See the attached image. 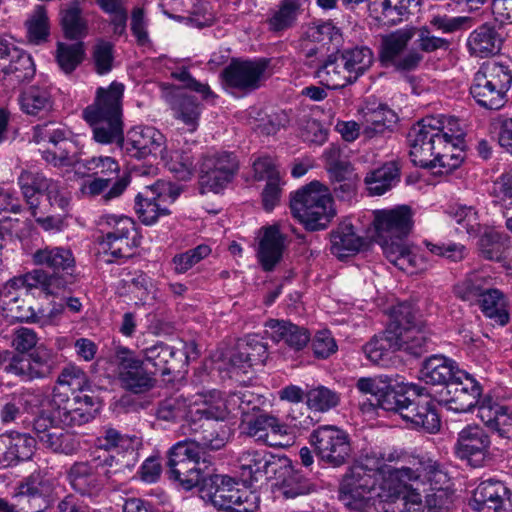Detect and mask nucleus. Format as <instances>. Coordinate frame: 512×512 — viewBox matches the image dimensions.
<instances>
[{"instance_id": "obj_48", "label": "nucleus", "mask_w": 512, "mask_h": 512, "mask_svg": "<svg viewBox=\"0 0 512 512\" xmlns=\"http://www.w3.org/2000/svg\"><path fill=\"white\" fill-rule=\"evenodd\" d=\"M61 25L68 39L76 40L86 36L87 21L82 16V10L77 1L61 11Z\"/></svg>"}, {"instance_id": "obj_64", "label": "nucleus", "mask_w": 512, "mask_h": 512, "mask_svg": "<svg viewBox=\"0 0 512 512\" xmlns=\"http://www.w3.org/2000/svg\"><path fill=\"white\" fill-rule=\"evenodd\" d=\"M492 193L504 210L512 211V169L494 182Z\"/></svg>"}, {"instance_id": "obj_27", "label": "nucleus", "mask_w": 512, "mask_h": 512, "mask_svg": "<svg viewBox=\"0 0 512 512\" xmlns=\"http://www.w3.org/2000/svg\"><path fill=\"white\" fill-rule=\"evenodd\" d=\"M54 398L56 399V404L50 410L57 416L58 422H62L63 427L80 426L94 418L95 409L92 397L77 395L72 401L66 399L63 406L61 402L64 399L61 398L60 393L54 392L52 399Z\"/></svg>"}, {"instance_id": "obj_36", "label": "nucleus", "mask_w": 512, "mask_h": 512, "mask_svg": "<svg viewBox=\"0 0 512 512\" xmlns=\"http://www.w3.org/2000/svg\"><path fill=\"white\" fill-rule=\"evenodd\" d=\"M501 43L498 32L487 24L472 31L467 40L470 53L481 58L496 54L501 49Z\"/></svg>"}, {"instance_id": "obj_33", "label": "nucleus", "mask_w": 512, "mask_h": 512, "mask_svg": "<svg viewBox=\"0 0 512 512\" xmlns=\"http://www.w3.org/2000/svg\"><path fill=\"white\" fill-rule=\"evenodd\" d=\"M175 119L181 121L187 131L193 133L199 126L202 108L197 99L183 91L175 92L170 100Z\"/></svg>"}, {"instance_id": "obj_58", "label": "nucleus", "mask_w": 512, "mask_h": 512, "mask_svg": "<svg viewBox=\"0 0 512 512\" xmlns=\"http://www.w3.org/2000/svg\"><path fill=\"white\" fill-rule=\"evenodd\" d=\"M210 253L211 248L208 245L202 244L193 249H189L184 253L177 254L172 259L174 271L177 274L186 273L194 265L206 258Z\"/></svg>"}, {"instance_id": "obj_62", "label": "nucleus", "mask_w": 512, "mask_h": 512, "mask_svg": "<svg viewBox=\"0 0 512 512\" xmlns=\"http://www.w3.org/2000/svg\"><path fill=\"white\" fill-rule=\"evenodd\" d=\"M410 399L406 392L396 391L391 383L377 398V405L385 411L395 412L401 416V409L408 405Z\"/></svg>"}, {"instance_id": "obj_51", "label": "nucleus", "mask_w": 512, "mask_h": 512, "mask_svg": "<svg viewBox=\"0 0 512 512\" xmlns=\"http://www.w3.org/2000/svg\"><path fill=\"white\" fill-rule=\"evenodd\" d=\"M85 50L82 42L66 44L58 42L56 60L61 70L67 74L73 72L84 59Z\"/></svg>"}, {"instance_id": "obj_57", "label": "nucleus", "mask_w": 512, "mask_h": 512, "mask_svg": "<svg viewBox=\"0 0 512 512\" xmlns=\"http://www.w3.org/2000/svg\"><path fill=\"white\" fill-rule=\"evenodd\" d=\"M135 438L128 435H122L114 428H105L104 431L95 440V445L104 450L121 449L134 450Z\"/></svg>"}, {"instance_id": "obj_45", "label": "nucleus", "mask_w": 512, "mask_h": 512, "mask_svg": "<svg viewBox=\"0 0 512 512\" xmlns=\"http://www.w3.org/2000/svg\"><path fill=\"white\" fill-rule=\"evenodd\" d=\"M476 303L486 317L494 319L501 326L508 323L506 298L499 289L488 286Z\"/></svg>"}, {"instance_id": "obj_50", "label": "nucleus", "mask_w": 512, "mask_h": 512, "mask_svg": "<svg viewBox=\"0 0 512 512\" xmlns=\"http://www.w3.org/2000/svg\"><path fill=\"white\" fill-rule=\"evenodd\" d=\"M160 157L165 166L179 179L189 178L194 170V159L189 152L175 150L168 153L164 147Z\"/></svg>"}, {"instance_id": "obj_49", "label": "nucleus", "mask_w": 512, "mask_h": 512, "mask_svg": "<svg viewBox=\"0 0 512 512\" xmlns=\"http://www.w3.org/2000/svg\"><path fill=\"white\" fill-rule=\"evenodd\" d=\"M34 264L45 265L54 270H67L74 266L75 259L70 249L47 247L34 253Z\"/></svg>"}, {"instance_id": "obj_11", "label": "nucleus", "mask_w": 512, "mask_h": 512, "mask_svg": "<svg viewBox=\"0 0 512 512\" xmlns=\"http://www.w3.org/2000/svg\"><path fill=\"white\" fill-rule=\"evenodd\" d=\"M415 32V28L405 27L382 37L379 57L385 67L406 72L419 66L423 55L416 49L407 50Z\"/></svg>"}, {"instance_id": "obj_22", "label": "nucleus", "mask_w": 512, "mask_h": 512, "mask_svg": "<svg viewBox=\"0 0 512 512\" xmlns=\"http://www.w3.org/2000/svg\"><path fill=\"white\" fill-rule=\"evenodd\" d=\"M472 507L479 512H512V492L501 481L484 480L474 490Z\"/></svg>"}, {"instance_id": "obj_12", "label": "nucleus", "mask_w": 512, "mask_h": 512, "mask_svg": "<svg viewBox=\"0 0 512 512\" xmlns=\"http://www.w3.org/2000/svg\"><path fill=\"white\" fill-rule=\"evenodd\" d=\"M118 379L124 389L135 394L149 391L155 385V372L147 371L145 361L136 353L123 346L115 351Z\"/></svg>"}, {"instance_id": "obj_43", "label": "nucleus", "mask_w": 512, "mask_h": 512, "mask_svg": "<svg viewBox=\"0 0 512 512\" xmlns=\"http://www.w3.org/2000/svg\"><path fill=\"white\" fill-rule=\"evenodd\" d=\"M265 403L266 400L263 396L248 389L239 390L228 395L231 412H239L242 418L241 421L254 417L257 413H262Z\"/></svg>"}, {"instance_id": "obj_47", "label": "nucleus", "mask_w": 512, "mask_h": 512, "mask_svg": "<svg viewBox=\"0 0 512 512\" xmlns=\"http://www.w3.org/2000/svg\"><path fill=\"white\" fill-rule=\"evenodd\" d=\"M382 251L387 260L399 270L414 273L415 269L418 268L419 257L412 251L406 241L386 245V248Z\"/></svg>"}, {"instance_id": "obj_46", "label": "nucleus", "mask_w": 512, "mask_h": 512, "mask_svg": "<svg viewBox=\"0 0 512 512\" xmlns=\"http://www.w3.org/2000/svg\"><path fill=\"white\" fill-rule=\"evenodd\" d=\"M190 413L199 419L223 421L232 413L228 395L224 397L220 391L213 390L204 396L202 405Z\"/></svg>"}, {"instance_id": "obj_7", "label": "nucleus", "mask_w": 512, "mask_h": 512, "mask_svg": "<svg viewBox=\"0 0 512 512\" xmlns=\"http://www.w3.org/2000/svg\"><path fill=\"white\" fill-rule=\"evenodd\" d=\"M392 327L395 328L399 350L415 357L428 351L430 333L412 304L401 303L394 307Z\"/></svg>"}, {"instance_id": "obj_2", "label": "nucleus", "mask_w": 512, "mask_h": 512, "mask_svg": "<svg viewBox=\"0 0 512 512\" xmlns=\"http://www.w3.org/2000/svg\"><path fill=\"white\" fill-rule=\"evenodd\" d=\"M124 90V84L117 81H113L107 88L99 87L94 102L83 110L82 117L91 127L95 142L102 145L116 144L121 148L124 140Z\"/></svg>"}, {"instance_id": "obj_37", "label": "nucleus", "mask_w": 512, "mask_h": 512, "mask_svg": "<svg viewBox=\"0 0 512 512\" xmlns=\"http://www.w3.org/2000/svg\"><path fill=\"white\" fill-rule=\"evenodd\" d=\"M398 120L397 114L386 105L379 104L376 108L366 107L363 110L361 126L363 134L372 138L390 129Z\"/></svg>"}, {"instance_id": "obj_28", "label": "nucleus", "mask_w": 512, "mask_h": 512, "mask_svg": "<svg viewBox=\"0 0 512 512\" xmlns=\"http://www.w3.org/2000/svg\"><path fill=\"white\" fill-rule=\"evenodd\" d=\"M243 432L256 441L269 446H278L277 436L287 434V426L281 423L275 416L266 412L257 413L256 416L241 421Z\"/></svg>"}, {"instance_id": "obj_42", "label": "nucleus", "mask_w": 512, "mask_h": 512, "mask_svg": "<svg viewBox=\"0 0 512 512\" xmlns=\"http://www.w3.org/2000/svg\"><path fill=\"white\" fill-rule=\"evenodd\" d=\"M280 471L273 474L272 477L280 480L279 489L286 499H294L310 493L311 483L306 477L294 470L290 459L289 465Z\"/></svg>"}, {"instance_id": "obj_19", "label": "nucleus", "mask_w": 512, "mask_h": 512, "mask_svg": "<svg viewBox=\"0 0 512 512\" xmlns=\"http://www.w3.org/2000/svg\"><path fill=\"white\" fill-rule=\"evenodd\" d=\"M256 257L265 272L273 271L282 261L289 240L278 223L262 226L257 232Z\"/></svg>"}, {"instance_id": "obj_1", "label": "nucleus", "mask_w": 512, "mask_h": 512, "mask_svg": "<svg viewBox=\"0 0 512 512\" xmlns=\"http://www.w3.org/2000/svg\"><path fill=\"white\" fill-rule=\"evenodd\" d=\"M386 461H392L391 457L369 452L348 468L339 491V499L347 508L361 511L373 497L386 502L401 500L409 508L419 506L423 497L429 506L445 504L450 478L437 461L423 456L402 467Z\"/></svg>"}, {"instance_id": "obj_52", "label": "nucleus", "mask_w": 512, "mask_h": 512, "mask_svg": "<svg viewBox=\"0 0 512 512\" xmlns=\"http://www.w3.org/2000/svg\"><path fill=\"white\" fill-rule=\"evenodd\" d=\"M487 280L476 273L470 274L454 287L455 295L463 301L476 303L488 287Z\"/></svg>"}, {"instance_id": "obj_34", "label": "nucleus", "mask_w": 512, "mask_h": 512, "mask_svg": "<svg viewBox=\"0 0 512 512\" xmlns=\"http://www.w3.org/2000/svg\"><path fill=\"white\" fill-rule=\"evenodd\" d=\"M460 371L454 360L442 355H433L426 359L420 370V378L427 384L442 385L453 379Z\"/></svg>"}, {"instance_id": "obj_20", "label": "nucleus", "mask_w": 512, "mask_h": 512, "mask_svg": "<svg viewBox=\"0 0 512 512\" xmlns=\"http://www.w3.org/2000/svg\"><path fill=\"white\" fill-rule=\"evenodd\" d=\"M490 445V437L482 427L467 425L458 433L454 450L458 458L473 467H481L489 455Z\"/></svg>"}, {"instance_id": "obj_16", "label": "nucleus", "mask_w": 512, "mask_h": 512, "mask_svg": "<svg viewBox=\"0 0 512 512\" xmlns=\"http://www.w3.org/2000/svg\"><path fill=\"white\" fill-rule=\"evenodd\" d=\"M481 386L467 372L456 371L451 379L440 391V401L448 406V409L457 413L470 411L479 400Z\"/></svg>"}, {"instance_id": "obj_14", "label": "nucleus", "mask_w": 512, "mask_h": 512, "mask_svg": "<svg viewBox=\"0 0 512 512\" xmlns=\"http://www.w3.org/2000/svg\"><path fill=\"white\" fill-rule=\"evenodd\" d=\"M239 163L231 152L207 155L200 167V186L204 191L215 193L223 190L234 178Z\"/></svg>"}, {"instance_id": "obj_13", "label": "nucleus", "mask_w": 512, "mask_h": 512, "mask_svg": "<svg viewBox=\"0 0 512 512\" xmlns=\"http://www.w3.org/2000/svg\"><path fill=\"white\" fill-rule=\"evenodd\" d=\"M441 130L436 160L439 173H449L458 168L464 159V133L458 120L454 117L440 115Z\"/></svg>"}, {"instance_id": "obj_63", "label": "nucleus", "mask_w": 512, "mask_h": 512, "mask_svg": "<svg viewBox=\"0 0 512 512\" xmlns=\"http://www.w3.org/2000/svg\"><path fill=\"white\" fill-rule=\"evenodd\" d=\"M479 249L485 259L500 261L505 251L502 235L497 232L485 233L479 240Z\"/></svg>"}, {"instance_id": "obj_39", "label": "nucleus", "mask_w": 512, "mask_h": 512, "mask_svg": "<svg viewBox=\"0 0 512 512\" xmlns=\"http://www.w3.org/2000/svg\"><path fill=\"white\" fill-rule=\"evenodd\" d=\"M69 481L72 488L81 495H96L102 483L93 466L88 463H75L69 472Z\"/></svg>"}, {"instance_id": "obj_60", "label": "nucleus", "mask_w": 512, "mask_h": 512, "mask_svg": "<svg viewBox=\"0 0 512 512\" xmlns=\"http://www.w3.org/2000/svg\"><path fill=\"white\" fill-rule=\"evenodd\" d=\"M92 59L95 70L99 75L109 73L113 68L114 46L104 40L98 41L93 47Z\"/></svg>"}, {"instance_id": "obj_41", "label": "nucleus", "mask_w": 512, "mask_h": 512, "mask_svg": "<svg viewBox=\"0 0 512 512\" xmlns=\"http://www.w3.org/2000/svg\"><path fill=\"white\" fill-rule=\"evenodd\" d=\"M306 0H282L278 9L267 20L269 30L281 33L292 28L303 11Z\"/></svg>"}, {"instance_id": "obj_56", "label": "nucleus", "mask_w": 512, "mask_h": 512, "mask_svg": "<svg viewBox=\"0 0 512 512\" xmlns=\"http://www.w3.org/2000/svg\"><path fill=\"white\" fill-rule=\"evenodd\" d=\"M298 54L303 64L313 72L320 67L325 60L324 46L308 38H302L298 42Z\"/></svg>"}, {"instance_id": "obj_3", "label": "nucleus", "mask_w": 512, "mask_h": 512, "mask_svg": "<svg viewBox=\"0 0 512 512\" xmlns=\"http://www.w3.org/2000/svg\"><path fill=\"white\" fill-rule=\"evenodd\" d=\"M290 209L310 231L325 229L336 214L329 189L317 180L294 193Z\"/></svg>"}, {"instance_id": "obj_44", "label": "nucleus", "mask_w": 512, "mask_h": 512, "mask_svg": "<svg viewBox=\"0 0 512 512\" xmlns=\"http://www.w3.org/2000/svg\"><path fill=\"white\" fill-rule=\"evenodd\" d=\"M356 82L372 65L373 52L366 46L346 48L336 52Z\"/></svg>"}, {"instance_id": "obj_15", "label": "nucleus", "mask_w": 512, "mask_h": 512, "mask_svg": "<svg viewBox=\"0 0 512 512\" xmlns=\"http://www.w3.org/2000/svg\"><path fill=\"white\" fill-rule=\"evenodd\" d=\"M377 242L381 248L405 241L412 227L411 210L407 206L378 210L374 213Z\"/></svg>"}, {"instance_id": "obj_35", "label": "nucleus", "mask_w": 512, "mask_h": 512, "mask_svg": "<svg viewBox=\"0 0 512 512\" xmlns=\"http://www.w3.org/2000/svg\"><path fill=\"white\" fill-rule=\"evenodd\" d=\"M364 245L351 223L343 222L331 233V253L338 259L355 255Z\"/></svg>"}, {"instance_id": "obj_40", "label": "nucleus", "mask_w": 512, "mask_h": 512, "mask_svg": "<svg viewBox=\"0 0 512 512\" xmlns=\"http://www.w3.org/2000/svg\"><path fill=\"white\" fill-rule=\"evenodd\" d=\"M400 168L391 161L370 171L365 177V184L371 195H382L399 182Z\"/></svg>"}, {"instance_id": "obj_9", "label": "nucleus", "mask_w": 512, "mask_h": 512, "mask_svg": "<svg viewBox=\"0 0 512 512\" xmlns=\"http://www.w3.org/2000/svg\"><path fill=\"white\" fill-rule=\"evenodd\" d=\"M440 115L426 116L414 124L409 133L410 145L409 156L415 166L426 169H436V154L439 149V142L443 141L439 134L441 130Z\"/></svg>"}, {"instance_id": "obj_17", "label": "nucleus", "mask_w": 512, "mask_h": 512, "mask_svg": "<svg viewBox=\"0 0 512 512\" xmlns=\"http://www.w3.org/2000/svg\"><path fill=\"white\" fill-rule=\"evenodd\" d=\"M54 404L55 398L46 397L40 401L37 418L34 419V443L54 452H65V440L68 436L59 429L63 424L58 422L57 416L50 410Z\"/></svg>"}, {"instance_id": "obj_25", "label": "nucleus", "mask_w": 512, "mask_h": 512, "mask_svg": "<svg viewBox=\"0 0 512 512\" xmlns=\"http://www.w3.org/2000/svg\"><path fill=\"white\" fill-rule=\"evenodd\" d=\"M29 275L14 277L0 287V309L6 317L20 322H28L32 318V306L19 304L22 296H28L31 286Z\"/></svg>"}, {"instance_id": "obj_5", "label": "nucleus", "mask_w": 512, "mask_h": 512, "mask_svg": "<svg viewBox=\"0 0 512 512\" xmlns=\"http://www.w3.org/2000/svg\"><path fill=\"white\" fill-rule=\"evenodd\" d=\"M511 84L509 65L490 60L484 62L474 74L470 94L479 106L498 110L504 106Z\"/></svg>"}, {"instance_id": "obj_24", "label": "nucleus", "mask_w": 512, "mask_h": 512, "mask_svg": "<svg viewBox=\"0 0 512 512\" xmlns=\"http://www.w3.org/2000/svg\"><path fill=\"white\" fill-rule=\"evenodd\" d=\"M266 68L264 61L233 59L223 70L222 77L227 86L242 92H251L260 87Z\"/></svg>"}, {"instance_id": "obj_53", "label": "nucleus", "mask_w": 512, "mask_h": 512, "mask_svg": "<svg viewBox=\"0 0 512 512\" xmlns=\"http://www.w3.org/2000/svg\"><path fill=\"white\" fill-rule=\"evenodd\" d=\"M189 405L182 396L168 397L158 403L156 417L164 421H176L184 418L190 412Z\"/></svg>"}, {"instance_id": "obj_18", "label": "nucleus", "mask_w": 512, "mask_h": 512, "mask_svg": "<svg viewBox=\"0 0 512 512\" xmlns=\"http://www.w3.org/2000/svg\"><path fill=\"white\" fill-rule=\"evenodd\" d=\"M289 465V458L274 455L266 450H247L238 457L241 477L245 481H258L264 476L272 477Z\"/></svg>"}, {"instance_id": "obj_4", "label": "nucleus", "mask_w": 512, "mask_h": 512, "mask_svg": "<svg viewBox=\"0 0 512 512\" xmlns=\"http://www.w3.org/2000/svg\"><path fill=\"white\" fill-rule=\"evenodd\" d=\"M201 497L216 509L226 512H254L259 496L225 474L210 473L199 486Z\"/></svg>"}, {"instance_id": "obj_29", "label": "nucleus", "mask_w": 512, "mask_h": 512, "mask_svg": "<svg viewBox=\"0 0 512 512\" xmlns=\"http://www.w3.org/2000/svg\"><path fill=\"white\" fill-rule=\"evenodd\" d=\"M478 417L500 437L512 440V409L492 398H484L478 406Z\"/></svg>"}, {"instance_id": "obj_30", "label": "nucleus", "mask_w": 512, "mask_h": 512, "mask_svg": "<svg viewBox=\"0 0 512 512\" xmlns=\"http://www.w3.org/2000/svg\"><path fill=\"white\" fill-rule=\"evenodd\" d=\"M313 74L320 84L329 89H342L355 83L337 53L328 55Z\"/></svg>"}, {"instance_id": "obj_6", "label": "nucleus", "mask_w": 512, "mask_h": 512, "mask_svg": "<svg viewBox=\"0 0 512 512\" xmlns=\"http://www.w3.org/2000/svg\"><path fill=\"white\" fill-rule=\"evenodd\" d=\"M34 143L37 151L48 165L56 168L75 163V143L72 132L54 121L34 126Z\"/></svg>"}, {"instance_id": "obj_26", "label": "nucleus", "mask_w": 512, "mask_h": 512, "mask_svg": "<svg viewBox=\"0 0 512 512\" xmlns=\"http://www.w3.org/2000/svg\"><path fill=\"white\" fill-rule=\"evenodd\" d=\"M401 418L409 423L411 428L425 433L435 434L441 427L434 402L420 394L414 395L408 405L401 409Z\"/></svg>"}, {"instance_id": "obj_38", "label": "nucleus", "mask_w": 512, "mask_h": 512, "mask_svg": "<svg viewBox=\"0 0 512 512\" xmlns=\"http://www.w3.org/2000/svg\"><path fill=\"white\" fill-rule=\"evenodd\" d=\"M398 343L395 328L392 327L391 321L386 330L375 335L362 347V350L369 361L379 364L387 360L392 353L399 350Z\"/></svg>"}, {"instance_id": "obj_23", "label": "nucleus", "mask_w": 512, "mask_h": 512, "mask_svg": "<svg viewBox=\"0 0 512 512\" xmlns=\"http://www.w3.org/2000/svg\"><path fill=\"white\" fill-rule=\"evenodd\" d=\"M164 143V135L154 127L137 126L127 132L121 149L131 157L143 159L162 154Z\"/></svg>"}, {"instance_id": "obj_8", "label": "nucleus", "mask_w": 512, "mask_h": 512, "mask_svg": "<svg viewBox=\"0 0 512 512\" xmlns=\"http://www.w3.org/2000/svg\"><path fill=\"white\" fill-rule=\"evenodd\" d=\"M167 466L170 478L187 491L199 487L209 474L207 461H201L194 444L186 441H179L170 448Z\"/></svg>"}, {"instance_id": "obj_32", "label": "nucleus", "mask_w": 512, "mask_h": 512, "mask_svg": "<svg viewBox=\"0 0 512 512\" xmlns=\"http://www.w3.org/2000/svg\"><path fill=\"white\" fill-rule=\"evenodd\" d=\"M143 360L151 364L155 373L170 374L181 361L183 353L164 342H157L142 350Z\"/></svg>"}, {"instance_id": "obj_59", "label": "nucleus", "mask_w": 512, "mask_h": 512, "mask_svg": "<svg viewBox=\"0 0 512 512\" xmlns=\"http://www.w3.org/2000/svg\"><path fill=\"white\" fill-rule=\"evenodd\" d=\"M60 387H68L72 392L83 391L89 387L86 373L78 366L69 364L58 376Z\"/></svg>"}, {"instance_id": "obj_21", "label": "nucleus", "mask_w": 512, "mask_h": 512, "mask_svg": "<svg viewBox=\"0 0 512 512\" xmlns=\"http://www.w3.org/2000/svg\"><path fill=\"white\" fill-rule=\"evenodd\" d=\"M171 190V183L157 180L147 185L135 197V211L144 225H153L162 216H167L170 211L163 206L166 202V192Z\"/></svg>"}, {"instance_id": "obj_61", "label": "nucleus", "mask_w": 512, "mask_h": 512, "mask_svg": "<svg viewBox=\"0 0 512 512\" xmlns=\"http://www.w3.org/2000/svg\"><path fill=\"white\" fill-rule=\"evenodd\" d=\"M6 437H9V457L12 464L32 458L31 437L28 434L12 432L7 434Z\"/></svg>"}, {"instance_id": "obj_31", "label": "nucleus", "mask_w": 512, "mask_h": 512, "mask_svg": "<svg viewBox=\"0 0 512 512\" xmlns=\"http://www.w3.org/2000/svg\"><path fill=\"white\" fill-rule=\"evenodd\" d=\"M266 333L275 341H283L294 350H301L310 341V334L304 327L297 326L284 320H270Z\"/></svg>"}, {"instance_id": "obj_10", "label": "nucleus", "mask_w": 512, "mask_h": 512, "mask_svg": "<svg viewBox=\"0 0 512 512\" xmlns=\"http://www.w3.org/2000/svg\"><path fill=\"white\" fill-rule=\"evenodd\" d=\"M309 442L318 460L333 468L346 464L352 454L349 434L334 425H323L313 430Z\"/></svg>"}, {"instance_id": "obj_55", "label": "nucleus", "mask_w": 512, "mask_h": 512, "mask_svg": "<svg viewBox=\"0 0 512 512\" xmlns=\"http://www.w3.org/2000/svg\"><path fill=\"white\" fill-rule=\"evenodd\" d=\"M340 402V395L327 387L319 386L307 393V404L310 408L326 412L336 407Z\"/></svg>"}, {"instance_id": "obj_54", "label": "nucleus", "mask_w": 512, "mask_h": 512, "mask_svg": "<svg viewBox=\"0 0 512 512\" xmlns=\"http://www.w3.org/2000/svg\"><path fill=\"white\" fill-rule=\"evenodd\" d=\"M36 193L45 195L51 205L64 208L68 204L67 198L61 192L59 183L40 173L34 174V194Z\"/></svg>"}]
</instances>
